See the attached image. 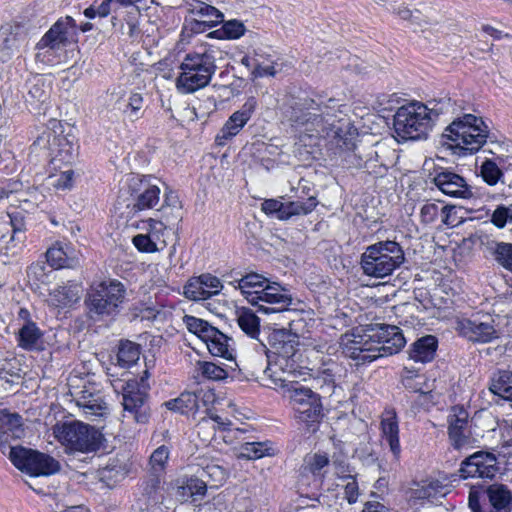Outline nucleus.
Segmentation results:
<instances>
[{"label": "nucleus", "mask_w": 512, "mask_h": 512, "mask_svg": "<svg viewBox=\"0 0 512 512\" xmlns=\"http://www.w3.org/2000/svg\"><path fill=\"white\" fill-rule=\"evenodd\" d=\"M183 494H189L193 500L202 498L207 491V482L203 478H191L181 487Z\"/></svg>", "instance_id": "obj_55"}, {"label": "nucleus", "mask_w": 512, "mask_h": 512, "mask_svg": "<svg viewBox=\"0 0 512 512\" xmlns=\"http://www.w3.org/2000/svg\"><path fill=\"white\" fill-rule=\"evenodd\" d=\"M82 293L81 285L68 282L50 291L47 302L54 307H67L78 302Z\"/></svg>", "instance_id": "obj_30"}, {"label": "nucleus", "mask_w": 512, "mask_h": 512, "mask_svg": "<svg viewBox=\"0 0 512 512\" xmlns=\"http://www.w3.org/2000/svg\"><path fill=\"white\" fill-rule=\"evenodd\" d=\"M8 448L13 465L31 476H49L61 470L60 462L48 454L20 445Z\"/></svg>", "instance_id": "obj_10"}, {"label": "nucleus", "mask_w": 512, "mask_h": 512, "mask_svg": "<svg viewBox=\"0 0 512 512\" xmlns=\"http://www.w3.org/2000/svg\"><path fill=\"white\" fill-rule=\"evenodd\" d=\"M454 104L451 101V98L444 97L441 99H433L424 104L426 109V117H429V122L433 126L435 121L445 113H448L453 109Z\"/></svg>", "instance_id": "obj_46"}, {"label": "nucleus", "mask_w": 512, "mask_h": 512, "mask_svg": "<svg viewBox=\"0 0 512 512\" xmlns=\"http://www.w3.org/2000/svg\"><path fill=\"white\" fill-rule=\"evenodd\" d=\"M8 217L10 219L9 228H12L9 239H19V235L23 234L26 229L25 216L22 211H11L8 212Z\"/></svg>", "instance_id": "obj_54"}, {"label": "nucleus", "mask_w": 512, "mask_h": 512, "mask_svg": "<svg viewBox=\"0 0 512 512\" xmlns=\"http://www.w3.org/2000/svg\"><path fill=\"white\" fill-rule=\"evenodd\" d=\"M271 352L276 356L275 362L285 364L287 371L296 370L299 338L284 329L275 330L269 337Z\"/></svg>", "instance_id": "obj_18"}, {"label": "nucleus", "mask_w": 512, "mask_h": 512, "mask_svg": "<svg viewBox=\"0 0 512 512\" xmlns=\"http://www.w3.org/2000/svg\"><path fill=\"white\" fill-rule=\"evenodd\" d=\"M223 285L219 278L211 274L194 277L184 286V295L193 301L206 300L217 295Z\"/></svg>", "instance_id": "obj_22"}, {"label": "nucleus", "mask_w": 512, "mask_h": 512, "mask_svg": "<svg viewBox=\"0 0 512 512\" xmlns=\"http://www.w3.org/2000/svg\"><path fill=\"white\" fill-rule=\"evenodd\" d=\"M405 261L402 246L396 241H379L366 247L360 257V266L366 276L384 278L390 276Z\"/></svg>", "instance_id": "obj_4"}, {"label": "nucleus", "mask_w": 512, "mask_h": 512, "mask_svg": "<svg viewBox=\"0 0 512 512\" xmlns=\"http://www.w3.org/2000/svg\"><path fill=\"white\" fill-rule=\"evenodd\" d=\"M489 130L482 118L472 114L454 120L442 135L443 145L459 156L476 153L486 143Z\"/></svg>", "instance_id": "obj_2"}, {"label": "nucleus", "mask_w": 512, "mask_h": 512, "mask_svg": "<svg viewBox=\"0 0 512 512\" xmlns=\"http://www.w3.org/2000/svg\"><path fill=\"white\" fill-rule=\"evenodd\" d=\"M132 243L135 248L143 253H155L158 252V248L155 243L146 235V233H140L132 238Z\"/></svg>", "instance_id": "obj_59"}, {"label": "nucleus", "mask_w": 512, "mask_h": 512, "mask_svg": "<svg viewBox=\"0 0 512 512\" xmlns=\"http://www.w3.org/2000/svg\"><path fill=\"white\" fill-rule=\"evenodd\" d=\"M490 391L504 400L512 401V372L499 371L492 379Z\"/></svg>", "instance_id": "obj_42"}, {"label": "nucleus", "mask_w": 512, "mask_h": 512, "mask_svg": "<svg viewBox=\"0 0 512 512\" xmlns=\"http://www.w3.org/2000/svg\"><path fill=\"white\" fill-rule=\"evenodd\" d=\"M426 116L424 103L413 101L399 107L393 119L397 137L401 140H415L426 136L432 128Z\"/></svg>", "instance_id": "obj_9"}, {"label": "nucleus", "mask_w": 512, "mask_h": 512, "mask_svg": "<svg viewBox=\"0 0 512 512\" xmlns=\"http://www.w3.org/2000/svg\"><path fill=\"white\" fill-rule=\"evenodd\" d=\"M497 458L493 453L478 451L467 457L462 463L460 472L464 478L480 477L492 479L498 472Z\"/></svg>", "instance_id": "obj_21"}, {"label": "nucleus", "mask_w": 512, "mask_h": 512, "mask_svg": "<svg viewBox=\"0 0 512 512\" xmlns=\"http://www.w3.org/2000/svg\"><path fill=\"white\" fill-rule=\"evenodd\" d=\"M53 434L70 453L96 452L103 439V435L98 429L80 421L57 424L53 427Z\"/></svg>", "instance_id": "obj_6"}, {"label": "nucleus", "mask_w": 512, "mask_h": 512, "mask_svg": "<svg viewBox=\"0 0 512 512\" xmlns=\"http://www.w3.org/2000/svg\"><path fill=\"white\" fill-rule=\"evenodd\" d=\"M169 448L165 445L158 447L151 454L149 459L151 475H157L161 477L164 473L168 459H169Z\"/></svg>", "instance_id": "obj_48"}, {"label": "nucleus", "mask_w": 512, "mask_h": 512, "mask_svg": "<svg viewBox=\"0 0 512 512\" xmlns=\"http://www.w3.org/2000/svg\"><path fill=\"white\" fill-rule=\"evenodd\" d=\"M492 255L501 267L512 272V243H496Z\"/></svg>", "instance_id": "obj_50"}, {"label": "nucleus", "mask_w": 512, "mask_h": 512, "mask_svg": "<svg viewBox=\"0 0 512 512\" xmlns=\"http://www.w3.org/2000/svg\"><path fill=\"white\" fill-rule=\"evenodd\" d=\"M363 341V335L356 333H346L341 337L340 345L343 349V353L359 363H366L375 360V356H365L361 354L363 350L361 347L365 346Z\"/></svg>", "instance_id": "obj_32"}, {"label": "nucleus", "mask_w": 512, "mask_h": 512, "mask_svg": "<svg viewBox=\"0 0 512 512\" xmlns=\"http://www.w3.org/2000/svg\"><path fill=\"white\" fill-rule=\"evenodd\" d=\"M284 397L289 400L297 422L308 432H315L323 416L318 394L297 382L288 385Z\"/></svg>", "instance_id": "obj_7"}, {"label": "nucleus", "mask_w": 512, "mask_h": 512, "mask_svg": "<svg viewBox=\"0 0 512 512\" xmlns=\"http://www.w3.org/2000/svg\"><path fill=\"white\" fill-rule=\"evenodd\" d=\"M123 112L132 121L141 118L144 114V99L142 95L139 93L131 94L126 109Z\"/></svg>", "instance_id": "obj_52"}, {"label": "nucleus", "mask_w": 512, "mask_h": 512, "mask_svg": "<svg viewBox=\"0 0 512 512\" xmlns=\"http://www.w3.org/2000/svg\"><path fill=\"white\" fill-rule=\"evenodd\" d=\"M372 334H363L365 346L361 347L365 356L379 357L398 353L406 343L405 337L397 326L381 324L371 330Z\"/></svg>", "instance_id": "obj_11"}, {"label": "nucleus", "mask_w": 512, "mask_h": 512, "mask_svg": "<svg viewBox=\"0 0 512 512\" xmlns=\"http://www.w3.org/2000/svg\"><path fill=\"white\" fill-rule=\"evenodd\" d=\"M163 499L164 494L161 477L157 475H150L144 483L142 497L139 498L138 503L141 504L144 502L146 509H149L162 503Z\"/></svg>", "instance_id": "obj_35"}, {"label": "nucleus", "mask_w": 512, "mask_h": 512, "mask_svg": "<svg viewBox=\"0 0 512 512\" xmlns=\"http://www.w3.org/2000/svg\"><path fill=\"white\" fill-rule=\"evenodd\" d=\"M183 320L188 330L197 335L202 341L206 336H209L210 330L213 329V326L208 322L193 316L186 315Z\"/></svg>", "instance_id": "obj_51"}, {"label": "nucleus", "mask_w": 512, "mask_h": 512, "mask_svg": "<svg viewBox=\"0 0 512 512\" xmlns=\"http://www.w3.org/2000/svg\"><path fill=\"white\" fill-rule=\"evenodd\" d=\"M183 1L187 11L190 14L196 15L199 18L203 19L201 22L195 21V24L198 26L203 24L209 28H212L218 23L223 22L224 20L223 13L212 5L204 3L200 0Z\"/></svg>", "instance_id": "obj_27"}, {"label": "nucleus", "mask_w": 512, "mask_h": 512, "mask_svg": "<svg viewBox=\"0 0 512 512\" xmlns=\"http://www.w3.org/2000/svg\"><path fill=\"white\" fill-rule=\"evenodd\" d=\"M293 297L289 290L280 283L268 281L256 292V298L248 301L257 307V312L264 314H277L289 310Z\"/></svg>", "instance_id": "obj_15"}, {"label": "nucleus", "mask_w": 512, "mask_h": 512, "mask_svg": "<svg viewBox=\"0 0 512 512\" xmlns=\"http://www.w3.org/2000/svg\"><path fill=\"white\" fill-rule=\"evenodd\" d=\"M43 336L35 322L23 323L18 331V344L21 348L32 350L37 347Z\"/></svg>", "instance_id": "obj_39"}, {"label": "nucleus", "mask_w": 512, "mask_h": 512, "mask_svg": "<svg viewBox=\"0 0 512 512\" xmlns=\"http://www.w3.org/2000/svg\"><path fill=\"white\" fill-rule=\"evenodd\" d=\"M25 35L19 25H4L0 28V61L5 62L11 55L19 50L20 44L24 41Z\"/></svg>", "instance_id": "obj_26"}, {"label": "nucleus", "mask_w": 512, "mask_h": 512, "mask_svg": "<svg viewBox=\"0 0 512 512\" xmlns=\"http://www.w3.org/2000/svg\"><path fill=\"white\" fill-rule=\"evenodd\" d=\"M316 205L317 202L314 197H310L305 202L291 201L283 203L282 215H280V220H287L295 215H306L312 212Z\"/></svg>", "instance_id": "obj_45"}, {"label": "nucleus", "mask_w": 512, "mask_h": 512, "mask_svg": "<svg viewBox=\"0 0 512 512\" xmlns=\"http://www.w3.org/2000/svg\"><path fill=\"white\" fill-rule=\"evenodd\" d=\"M126 289L117 280H108L93 287L88 298V308L97 315L114 313L125 299Z\"/></svg>", "instance_id": "obj_14"}, {"label": "nucleus", "mask_w": 512, "mask_h": 512, "mask_svg": "<svg viewBox=\"0 0 512 512\" xmlns=\"http://www.w3.org/2000/svg\"><path fill=\"white\" fill-rule=\"evenodd\" d=\"M140 353L138 344L129 340L121 341L117 353V363L120 367L129 368L137 363Z\"/></svg>", "instance_id": "obj_43"}, {"label": "nucleus", "mask_w": 512, "mask_h": 512, "mask_svg": "<svg viewBox=\"0 0 512 512\" xmlns=\"http://www.w3.org/2000/svg\"><path fill=\"white\" fill-rule=\"evenodd\" d=\"M69 394L76 405L87 416H104L108 406L101 391L94 383L78 376L68 379Z\"/></svg>", "instance_id": "obj_12"}, {"label": "nucleus", "mask_w": 512, "mask_h": 512, "mask_svg": "<svg viewBox=\"0 0 512 512\" xmlns=\"http://www.w3.org/2000/svg\"><path fill=\"white\" fill-rule=\"evenodd\" d=\"M62 125L54 121L53 130L46 135L49 160V181L57 189H68L73 185L74 172L70 165L75 160L73 136L63 134Z\"/></svg>", "instance_id": "obj_1"}, {"label": "nucleus", "mask_w": 512, "mask_h": 512, "mask_svg": "<svg viewBox=\"0 0 512 512\" xmlns=\"http://www.w3.org/2000/svg\"><path fill=\"white\" fill-rule=\"evenodd\" d=\"M146 235L155 243L158 251L163 250L167 246L166 235L168 234L167 226L162 222L150 218L146 222Z\"/></svg>", "instance_id": "obj_44"}, {"label": "nucleus", "mask_w": 512, "mask_h": 512, "mask_svg": "<svg viewBox=\"0 0 512 512\" xmlns=\"http://www.w3.org/2000/svg\"><path fill=\"white\" fill-rule=\"evenodd\" d=\"M267 281L268 278L264 275L251 272L235 280L232 284L236 289L240 290L247 301H253V297L256 298V292L263 287Z\"/></svg>", "instance_id": "obj_34"}, {"label": "nucleus", "mask_w": 512, "mask_h": 512, "mask_svg": "<svg viewBox=\"0 0 512 512\" xmlns=\"http://www.w3.org/2000/svg\"><path fill=\"white\" fill-rule=\"evenodd\" d=\"M213 398L211 391L199 389L195 392H183L178 398L165 402V406L181 414H195L201 404L206 406Z\"/></svg>", "instance_id": "obj_23"}, {"label": "nucleus", "mask_w": 512, "mask_h": 512, "mask_svg": "<svg viewBox=\"0 0 512 512\" xmlns=\"http://www.w3.org/2000/svg\"><path fill=\"white\" fill-rule=\"evenodd\" d=\"M491 222L499 228L504 227L507 222H512V206H498L491 216Z\"/></svg>", "instance_id": "obj_58"}, {"label": "nucleus", "mask_w": 512, "mask_h": 512, "mask_svg": "<svg viewBox=\"0 0 512 512\" xmlns=\"http://www.w3.org/2000/svg\"><path fill=\"white\" fill-rule=\"evenodd\" d=\"M381 433L383 439L388 443L394 458L399 460L401 446L399 441V425L396 412L386 410L381 419Z\"/></svg>", "instance_id": "obj_29"}, {"label": "nucleus", "mask_w": 512, "mask_h": 512, "mask_svg": "<svg viewBox=\"0 0 512 512\" xmlns=\"http://www.w3.org/2000/svg\"><path fill=\"white\" fill-rule=\"evenodd\" d=\"M75 21L66 16L57 20L36 44V60L52 64L59 56V51L67 46L69 30Z\"/></svg>", "instance_id": "obj_13"}, {"label": "nucleus", "mask_w": 512, "mask_h": 512, "mask_svg": "<svg viewBox=\"0 0 512 512\" xmlns=\"http://www.w3.org/2000/svg\"><path fill=\"white\" fill-rule=\"evenodd\" d=\"M235 313L239 327L251 338H257L260 332V321L255 312L241 307L237 308Z\"/></svg>", "instance_id": "obj_38"}, {"label": "nucleus", "mask_w": 512, "mask_h": 512, "mask_svg": "<svg viewBox=\"0 0 512 512\" xmlns=\"http://www.w3.org/2000/svg\"><path fill=\"white\" fill-rule=\"evenodd\" d=\"M481 176L488 185H495L503 176L501 169L498 165L490 159H486L480 168Z\"/></svg>", "instance_id": "obj_53"}, {"label": "nucleus", "mask_w": 512, "mask_h": 512, "mask_svg": "<svg viewBox=\"0 0 512 512\" xmlns=\"http://www.w3.org/2000/svg\"><path fill=\"white\" fill-rule=\"evenodd\" d=\"M294 371H287L285 364L281 362H270L263 371L262 382L263 385L269 388L281 387L283 389V396L286 393L288 385L296 384L297 382L291 381L288 377Z\"/></svg>", "instance_id": "obj_31"}, {"label": "nucleus", "mask_w": 512, "mask_h": 512, "mask_svg": "<svg viewBox=\"0 0 512 512\" xmlns=\"http://www.w3.org/2000/svg\"><path fill=\"white\" fill-rule=\"evenodd\" d=\"M491 506L498 511H508L512 503V492L504 484H491L486 490Z\"/></svg>", "instance_id": "obj_37"}, {"label": "nucleus", "mask_w": 512, "mask_h": 512, "mask_svg": "<svg viewBox=\"0 0 512 512\" xmlns=\"http://www.w3.org/2000/svg\"><path fill=\"white\" fill-rule=\"evenodd\" d=\"M195 371L204 379L222 380L226 378L227 372L222 367L207 361H197Z\"/></svg>", "instance_id": "obj_49"}, {"label": "nucleus", "mask_w": 512, "mask_h": 512, "mask_svg": "<svg viewBox=\"0 0 512 512\" xmlns=\"http://www.w3.org/2000/svg\"><path fill=\"white\" fill-rule=\"evenodd\" d=\"M453 208L449 206H439L437 203L428 202L425 203L421 210H420V216L421 220L424 223H432L436 220V218L439 215V212H441L444 215L443 222L447 225L450 224L449 217L450 213L452 212Z\"/></svg>", "instance_id": "obj_47"}, {"label": "nucleus", "mask_w": 512, "mask_h": 512, "mask_svg": "<svg viewBox=\"0 0 512 512\" xmlns=\"http://www.w3.org/2000/svg\"><path fill=\"white\" fill-rule=\"evenodd\" d=\"M437 349L435 336L427 335L418 339L409 351V357L415 362L426 363L433 360Z\"/></svg>", "instance_id": "obj_33"}, {"label": "nucleus", "mask_w": 512, "mask_h": 512, "mask_svg": "<svg viewBox=\"0 0 512 512\" xmlns=\"http://www.w3.org/2000/svg\"><path fill=\"white\" fill-rule=\"evenodd\" d=\"M262 211L266 214H277V218L280 219L282 215L283 202L276 199H267L261 205Z\"/></svg>", "instance_id": "obj_64"}, {"label": "nucleus", "mask_w": 512, "mask_h": 512, "mask_svg": "<svg viewBox=\"0 0 512 512\" xmlns=\"http://www.w3.org/2000/svg\"><path fill=\"white\" fill-rule=\"evenodd\" d=\"M417 378H420V375L416 369L404 367L401 373V381L406 389L414 392L421 391V389L418 387V384L415 383V379Z\"/></svg>", "instance_id": "obj_61"}, {"label": "nucleus", "mask_w": 512, "mask_h": 512, "mask_svg": "<svg viewBox=\"0 0 512 512\" xmlns=\"http://www.w3.org/2000/svg\"><path fill=\"white\" fill-rule=\"evenodd\" d=\"M329 464V459L325 454H314L307 460L308 470L314 474H321L323 468Z\"/></svg>", "instance_id": "obj_62"}, {"label": "nucleus", "mask_w": 512, "mask_h": 512, "mask_svg": "<svg viewBox=\"0 0 512 512\" xmlns=\"http://www.w3.org/2000/svg\"><path fill=\"white\" fill-rule=\"evenodd\" d=\"M331 128L327 132V138L330 139V145L335 147L334 154L348 168L365 167V160L356 152L357 129L351 124L348 118H339L337 124L329 123Z\"/></svg>", "instance_id": "obj_8"}, {"label": "nucleus", "mask_w": 512, "mask_h": 512, "mask_svg": "<svg viewBox=\"0 0 512 512\" xmlns=\"http://www.w3.org/2000/svg\"><path fill=\"white\" fill-rule=\"evenodd\" d=\"M10 228L8 223H0V255L13 253L14 240H10Z\"/></svg>", "instance_id": "obj_60"}, {"label": "nucleus", "mask_w": 512, "mask_h": 512, "mask_svg": "<svg viewBox=\"0 0 512 512\" xmlns=\"http://www.w3.org/2000/svg\"><path fill=\"white\" fill-rule=\"evenodd\" d=\"M127 191L134 197L132 210L135 212L154 208L160 199V189L150 183L149 178L130 175L126 179Z\"/></svg>", "instance_id": "obj_19"}, {"label": "nucleus", "mask_w": 512, "mask_h": 512, "mask_svg": "<svg viewBox=\"0 0 512 512\" xmlns=\"http://www.w3.org/2000/svg\"><path fill=\"white\" fill-rule=\"evenodd\" d=\"M245 26L238 20H230L223 24L217 32H221L228 39H238L245 33Z\"/></svg>", "instance_id": "obj_56"}, {"label": "nucleus", "mask_w": 512, "mask_h": 512, "mask_svg": "<svg viewBox=\"0 0 512 512\" xmlns=\"http://www.w3.org/2000/svg\"><path fill=\"white\" fill-rule=\"evenodd\" d=\"M201 478H210L215 485L224 479V470L218 465H207L202 469Z\"/></svg>", "instance_id": "obj_63"}, {"label": "nucleus", "mask_w": 512, "mask_h": 512, "mask_svg": "<svg viewBox=\"0 0 512 512\" xmlns=\"http://www.w3.org/2000/svg\"><path fill=\"white\" fill-rule=\"evenodd\" d=\"M447 485L438 479L413 481L407 491L410 499L430 500L447 493Z\"/></svg>", "instance_id": "obj_28"}, {"label": "nucleus", "mask_w": 512, "mask_h": 512, "mask_svg": "<svg viewBox=\"0 0 512 512\" xmlns=\"http://www.w3.org/2000/svg\"><path fill=\"white\" fill-rule=\"evenodd\" d=\"M313 100H305L303 103H294L286 111V117L290 124L296 129L304 128L308 132H316L327 137L331 125L337 124L338 117L335 114V105H319L314 107Z\"/></svg>", "instance_id": "obj_5"}, {"label": "nucleus", "mask_w": 512, "mask_h": 512, "mask_svg": "<svg viewBox=\"0 0 512 512\" xmlns=\"http://www.w3.org/2000/svg\"><path fill=\"white\" fill-rule=\"evenodd\" d=\"M253 105L245 104L239 111L234 112L221 129L222 138L228 139L237 135L252 116Z\"/></svg>", "instance_id": "obj_36"}, {"label": "nucleus", "mask_w": 512, "mask_h": 512, "mask_svg": "<svg viewBox=\"0 0 512 512\" xmlns=\"http://www.w3.org/2000/svg\"><path fill=\"white\" fill-rule=\"evenodd\" d=\"M180 73L176 78L177 90L183 94H191L209 85L215 74L216 51L205 48L203 51L187 53L181 64Z\"/></svg>", "instance_id": "obj_3"}, {"label": "nucleus", "mask_w": 512, "mask_h": 512, "mask_svg": "<svg viewBox=\"0 0 512 512\" xmlns=\"http://www.w3.org/2000/svg\"><path fill=\"white\" fill-rule=\"evenodd\" d=\"M434 184L446 195L459 198H470L472 192L466 181L460 175L442 171L434 179Z\"/></svg>", "instance_id": "obj_25"}, {"label": "nucleus", "mask_w": 512, "mask_h": 512, "mask_svg": "<svg viewBox=\"0 0 512 512\" xmlns=\"http://www.w3.org/2000/svg\"><path fill=\"white\" fill-rule=\"evenodd\" d=\"M468 412L462 407H453L448 417V435L451 445L457 449H466L475 442L468 424Z\"/></svg>", "instance_id": "obj_20"}, {"label": "nucleus", "mask_w": 512, "mask_h": 512, "mask_svg": "<svg viewBox=\"0 0 512 512\" xmlns=\"http://www.w3.org/2000/svg\"><path fill=\"white\" fill-rule=\"evenodd\" d=\"M47 261L52 267L63 268L68 266V259L66 253L61 247L50 248L46 252Z\"/></svg>", "instance_id": "obj_57"}, {"label": "nucleus", "mask_w": 512, "mask_h": 512, "mask_svg": "<svg viewBox=\"0 0 512 512\" xmlns=\"http://www.w3.org/2000/svg\"><path fill=\"white\" fill-rule=\"evenodd\" d=\"M203 342L212 355L223 358L231 356L228 350V337L215 327L210 330L209 336H206Z\"/></svg>", "instance_id": "obj_40"}, {"label": "nucleus", "mask_w": 512, "mask_h": 512, "mask_svg": "<svg viewBox=\"0 0 512 512\" xmlns=\"http://www.w3.org/2000/svg\"><path fill=\"white\" fill-rule=\"evenodd\" d=\"M24 436L22 417L7 410L0 411V449L9 455L10 439H20Z\"/></svg>", "instance_id": "obj_24"}, {"label": "nucleus", "mask_w": 512, "mask_h": 512, "mask_svg": "<svg viewBox=\"0 0 512 512\" xmlns=\"http://www.w3.org/2000/svg\"><path fill=\"white\" fill-rule=\"evenodd\" d=\"M274 455V448L266 442H246L240 447L239 459L256 460Z\"/></svg>", "instance_id": "obj_41"}, {"label": "nucleus", "mask_w": 512, "mask_h": 512, "mask_svg": "<svg viewBox=\"0 0 512 512\" xmlns=\"http://www.w3.org/2000/svg\"><path fill=\"white\" fill-rule=\"evenodd\" d=\"M456 329L473 342L487 343L497 338L494 319L488 313L478 312L470 318L459 319Z\"/></svg>", "instance_id": "obj_17"}, {"label": "nucleus", "mask_w": 512, "mask_h": 512, "mask_svg": "<svg viewBox=\"0 0 512 512\" xmlns=\"http://www.w3.org/2000/svg\"><path fill=\"white\" fill-rule=\"evenodd\" d=\"M122 405L125 412L131 414L138 423H145L148 420L149 413L146 406L147 387L143 378L141 382L136 379H128L121 385Z\"/></svg>", "instance_id": "obj_16"}]
</instances>
